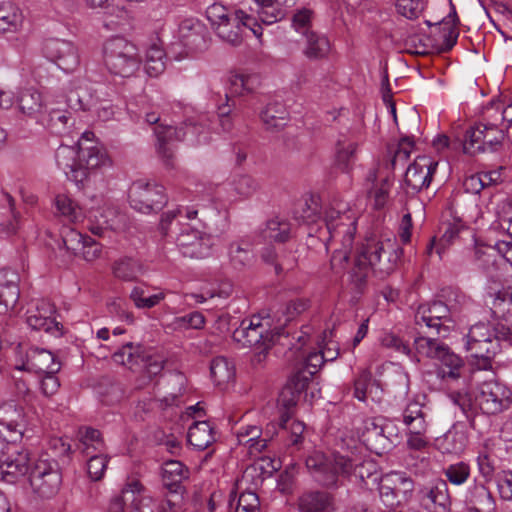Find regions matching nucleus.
<instances>
[{"label": "nucleus", "instance_id": "1", "mask_svg": "<svg viewBox=\"0 0 512 512\" xmlns=\"http://www.w3.org/2000/svg\"><path fill=\"white\" fill-rule=\"evenodd\" d=\"M419 336L414 340L418 355L440 363L438 376L443 380H456L464 368L462 358L440 340L446 338L456 326V321L444 301L420 305L415 313Z\"/></svg>", "mask_w": 512, "mask_h": 512}, {"label": "nucleus", "instance_id": "2", "mask_svg": "<svg viewBox=\"0 0 512 512\" xmlns=\"http://www.w3.org/2000/svg\"><path fill=\"white\" fill-rule=\"evenodd\" d=\"M398 250L391 239L368 238L357 254L351 271V280L356 288L362 289L371 271L381 278L392 273L399 259Z\"/></svg>", "mask_w": 512, "mask_h": 512}, {"label": "nucleus", "instance_id": "3", "mask_svg": "<svg viewBox=\"0 0 512 512\" xmlns=\"http://www.w3.org/2000/svg\"><path fill=\"white\" fill-rule=\"evenodd\" d=\"M305 465L314 481L328 490L345 486L352 473L364 479L361 471L364 465L356 464L351 458L339 453L325 455L316 452L306 458Z\"/></svg>", "mask_w": 512, "mask_h": 512}, {"label": "nucleus", "instance_id": "4", "mask_svg": "<svg viewBox=\"0 0 512 512\" xmlns=\"http://www.w3.org/2000/svg\"><path fill=\"white\" fill-rule=\"evenodd\" d=\"M57 166L63 170L68 179L83 183L90 172L104 166L109 159L102 145L84 146L80 150L72 146L61 145L55 153Z\"/></svg>", "mask_w": 512, "mask_h": 512}, {"label": "nucleus", "instance_id": "5", "mask_svg": "<svg viewBox=\"0 0 512 512\" xmlns=\"http://www.w3.org/2000/svg\"><path fill=\"white\" fill-rule=\"evenodd\" d=\"M233 340L243 348H255L265 345L266 349H271L274 343L281 345H292L291 341L287 343L281 341L282 338L287 340L289 332H285V328L281 325L272 326L269 316L253 315L245 318L232 334Z\"/></svg>", "mask_w": 512, "mask_h": 512}, {"label": "nucleus", "instance_id": "6", "mask_svg": "<svg viewBox=\"0 0 512 512\" xmlns=\"http://www.w3.org/2000/svg\"><path fill=\"white\" fill-rule=\"evenodd\" d=\"M323 221L330 236L329 240L341 243V248L333 252L330 260L331 269L340 273L349 259L356 233V220L347 213L329 208L325 211Z\"/></svg>", "mask_w": 512, "mask_h": 512}, {"label": "nucleus", "instance_id": "7", "mask_svg": "<svg viewBox=\"0 0 512 512\" xmlns=\"http://www.w3.org/2000/svg\"><path fill=\"white\" fill-rule=\"evenodd\" d=\"M114 362L127 366L131 370H139L142 376L137 380L135 389H142L153 377L159 375L164 369L165 359L153 354L140 344L127 342L112 356Z\"/></svg>", "mask_w": 512, "mask_h": 512}, {"label": "nucleus", "instance_id": "8", "mask_svg": "<svg viewBox=\"0 0 512 512\" xmlns=\"http://www.w3.org/2000/svg\"><path fill=\"white\" fill-rule=\"evenodd\" d=\"M464 348L475 359L478 370L492 368V359L499 353V345L493 339L489 324L477 323L463 337Z\"/></svg>", "mask_w": 512, "mask_h": 512}, {"label": "nucleus", "instance_id": "9", "mask_svg": "<svg viewBox=\"0 0 512 512\" xmlns=\"http://www.w3.org/2000/svg\"><path fill=\"white\" fill-rule=\"evenodd\" d=\"M103 51L104 63L112 74L129 77L139 69L138 49L126 39L122 37L109 39Z\"/></svg>", "mask_w": 512, "mask_h": 512}, {"label": "nucleus", "instance_id": "10", "mask_svg": "<svg viewBox=\"0 0 512 512\" xmlns=\"http://www.w3.org/2000/svg\"><path fill=\"white\" fill-rule=\"evenodd\" d=\"M506 133L492 123L479 122L465 131L463 151L468 155L500 152L504 146Z\"/></svg>", "mask_w": 512, "mask_h": 512}, {"label": "nucleus", "instance_id": "11", "mask_svg": "<svg viewBox=\"0 0 512 512\" xmlns=\"http://www.w3.org/2000/svg\"><path fill=\"white\" fill-rule=\"evenodd\" d=\"M29 484L39 499H51L60 490L62 474L55 460L39 459L30 468Z\"/></svg>", "mask_w": 512, "mask_h": 512}, {"label": "nucleus", "instance_id": "12", "mask_svg": "<svg viewBox=\"0 0 512 512\" xmlns=\"http://www.w3.org/2000/svg\"><path fill=\"white\" fill-rule=\"evenodd\" d=\"M129 202L133 209L141 213H157L168 202L165 189L154 181L136 180L129 188Z\"/></svg>", "mask_w": 512, "mask_h": 512}, {"label": "nucleus", "instance_id": "13", "mask_svg": "<svg viewBox=\"0 0 512 512\" xmlns=\"http://www.w3.org/2000/svg\"><path fill=\"white\" fill-rule=\"evenodd\" d=\"M475 402L483 414L497 415L510 408L512 392L498 381H487L478 387Z\"/></svg>", "mask_w": 512, "mask_h": 512}, {"label": "nucleus", "instance_id": "14", "mask_svg": "<svg viewBox=\"0 0 512 512\" xmlns=\"http://www.w3.org/2000/svg\"><path fill=\"white\" fill-rule=\"evenodd\" d=\"M216 34L225 42L232 46H238L242 43L243 27L250 29L256 37L262 36V27L257 23L253 14L239 9L223 21L215 24Z\"/></svg>", "mask_w": 512, "mask_h": 512}, {"label": "nucleus", "instance_id": "15", "mask_svg": "<svg viewBox=\"0 0 512 512\" xmlns=\"http://www.w3.org/2000/svg\"><path fill=\"white\" fill-rule=\"evenodd\" d=\"M300 396L291 390L290 387H284L281 391L278 404L285 409L280 416V430L287 435L290 444L297 450L302 448L305 440L306 426L302 421L292 418V410L297 405Z\"/></svg>", "mask_w": 512, "mask_h": 512}, {"label": "nucleus", "instance_id": "16", "mask_svg": "<svg viewBox=\"0 0 512 512\" xmlns=\"http://www.w3.org/2000/svg\"><path fill=\"white\" fill-rule=\"evenodd\" d=\"M394 427L383 418H368L364 421L361 432V441L371 452L382 455L389 450L393 444Z\"/></svg>", "mask_w": 512, "mask_h": 512}, {"label": "nucleus", "instance_id": "17", "mask_svg": "<svg viewBox=\"0 0 512 512\" xmlns=\"http://www.w3.org/2000/svg\"><path fill=\"white\" fill-rule=\"evenodd\" d=\"M199 131L196 124L185 123L180 127L159 124L154 128L157 139V152L167 166L173 164V143L187 139L188 135L195 136Z\"/></svg>", "mask_w": 512, "mask_h": 512}, {"label": "nucleus", "instance_id": "18", "mask_svg": "<svg viewBox=\"0 0 512 512\" xmlns=\"http://www.w3.org/2000/svg\"><path fill=\"white\" fill-rule=\"evenodd\" d=\"M44 55L65 72L75 71L80 64V56L76 46L67 40L51 38L45 41Z\"/></svg>", "mask_w": 512, "mask_h": 512}, {"label": "nucleus", "instance_id": "19", "mask_svg": "<svg viewBox=\"0 0 512 512\" xmlns=\"http://www.w3.org/2000/svg\"><path fill=\"white\" fill-rule=\"evenodd\" d=\"M175 243L184 257L201 259L210 255L212 239L209 235L190 226H185L177 235Z\"/></svg>", "mask_w": 512, "mask_h": 512}, {"label": "nucleus", "instance_id": "20", "mask_svg": "<svg viewBox=\"0 0 512 512\" xmlns=\"http://www.w3.org/2000/svg\"><path fill=\"white\" fill-rule=\"evenodd\" d=\"M438 163L428 156H418L406 170L404 182L411 193H418L428 188Z\"/></svg>", "mask_w": 512, "mask_h": 512}, {"label": "nucleus", "instance_id": "21", "mask_svg": "<svg viewBox=\"0 0 512 512\" xmlns=\"http://www.w3.org/2000/svg\"><path fill=\"white\" fill-rule=\"evenodd\" d=\"M0 426L8 432V441L21 439L27 426L23 407L15 401L0 405Z\"/></svg>", "mask_w": 512, "mask_h": 512}, {"label": "nucleus", "instance_id": "22", "mask_svg": "<svg viewBox=\"0 0 512 512\" xmlns=\"http://www.w3.org/2000/svg\"><path fill=\"white\" fill-rule=\"evenodd\" d=\"M179 39L190 51L202 52L208 48L209 32L201 21L189 18L179 25Z\"/></svg>", "mask_w": 512, "mask_h": 512}, {"label": "nucleus", "instance_id": "23", "mask_svg": "<svg viewBox=\"0 0 512 512\" xmlns=\"http://www.w3.org/2000/svg\"><path fill=\"white\" fill-rule=\"evenodd\" d=\"M466 512H495L496 503L485 484L474 480L464 494Z\"/></svg>", "mask_w": 512, "mask_h": 512}, {"label": "nucleus", "instance_id": "24", "mask_svg": "<svg viewBox=\"0 0 512 512\" xmlns=\"http://www.w3.org/2000/svg\"><path fill=\"white\" fill-rule=\"evenodd\" d=\"M16 369L34 373H57L60 364L55 362V356L50 351L33 347L27 351L25 361L16 365Z\"/></svg>", "mask_w": 512, "mask_h": 512}, {"label": "nucleus", "instance_id": "25", "mask_svg": "<svg viewBox=\"0 0 512 512\" xmlns=\"http://www.w3.org/2000/svg\"><path fill=\"white\" fill-rule=\"evenodd\" d=\"M299 512H335V497L324 490H306L297 498Z\"/></svg>", "mask_w": 512, "mask_h": 512}, {"label": "nucleus", "instance_id": "26", "mask_svg": "<svg viewBox=\"0 0 512 512\" xmlns=\"http://www.w3.org/2000/svg\"><path fill=\"white\" fill-rule=\"evenodd\" d=\"M424 505L431 512H450L452 501L448 484L443 479H437L422 490Z\"/></svg>", "mask_w": 512, "mask_h": 512}, {"label": "nucleus", "instance_id": "27", "mask_svg": "<svg viewBox=\"0 0 512 512\" xmlns=\"http://www.w3.org/2000/svg\"><path fill=\"white\" fill-rule=\"evenodd\" d=\"M17 274L9 270H0V313L15 307L20 291Z\"/></svg>", "mask_w": 512, "mask_h": 512}, {"label": "nucleus", "instance_id": "28", "mask_svg": "<svg viewBox=\"0 0 512 512\" xmlns=\"http://www.w3.org/2000/svg\"><path fill=\"white\" fill-rule=\"evenodd\" d=\"M187 441L197 450H205L216 441L214 427L206 420L193 422L188 429Z\"/></svg>", "mask_w": 512, "mask_h": 512}, {"label": "nucleus", "instance_id": "29", "mask_svg": "<svg viewBox=\"0 0 512 512\" xmlns=\"http://www.w3.org/2000/svg\"><path fill=\"white\" fill-rule=\"evenodd\" d=\"M254 1L256 8L251 9V11L256 12L257 16H253L256 18L258 24L260 21L263 24L271 25L282 20L286 15V9L284 8L286 5L281 4L280 0Z\"/></svg>", "mask_w": 512, "mask_h": 512}, {"label": "nucleus", "instance_id": "30", "mask_svg": "<svg viewBox=\"0 0 512 512\" xmlns=\"http://www.w3.org/2000/svg\"><path fill=\"white\" fill-rule=\"evenodd\" d=\"M189 471L177 460H170L162 466L163 485L173 493H178L182 488L183 480L188 478Z\"/></svg>", "mask_w": 512, "mask_h": 512}, {"label": "nucleus", "instance_id": "31", "mask_svg": "<svg viewBox=\"0 0 512 512\" xmlns=\"http://www.w3.org/2000/svg\"><path fill=\"white\" fill-rule=\"evenodd\" d=\"M143 486L138 480H132L122 489L121 495L114 497L109 505V512H125L131 510L137 504L139 493L143 491Z\"/></svg>", "mask_w": 512, "mask_h": 512}, {"label": "nucleus", "instance_id": "32", "mask_svg": "<svg viewBox=\"0 0 512 512\" xmlns=\"http://www.w3.org/2000/svg\"><path fill=\"white\" fill-rule=\"evenodd\" d=\"M493 339L499 345V353L504 348L512 347V314L496 318L490 325Z\"/></svg>", "mask_w": 512, "mask_h": 512}, {"label": "nucleus", "instance_id": "33", "mask_svg": "<svg viewBox=\"0 0 512 512\" xmlns=\"http://www.w3.org/2000/svg\"><path fill=\"white\" fill-rule=\"evenodd\" d=\"M427 412L425 406L418 401L412 400L407 403L402 412L403 423L408 427L418 432L424 428H428L426 420Z\"/></svg>", "mask_w": 512, "mask_h": 512}, {"label": "nucleus", "instance_id": "34", "mask_svg": "<svg viewBox=\"0 0 512 512\" xmlns=\"http://www.w3.org/2000/svg\"><path fill=\"white\" fill-rule=\"evenodd\" d=\"M30 472L28 458L19 454L15 459L6 460L0 464V477L7 483H15L18 478Z\"/></svg>", "mask_w": 512, "mask_h": 512}, {"label": "nucleus", "instance_id": "35", "mask_svg": "<svg viewBox=\"0 0 512 512\" xmlns=\"http://www.w3.org/2000/svg\"><path fill=\"white\" fill-rule=\"evenodd\" d=\"M305 38V47L303 54L310 60H317L326 57L330 50L329 40L321 34L314 31L303 35Z\"/></svg>", "mask_w": 512, "mask_h": 512}, {"label": "nucleus", "instance_id": "36", "mask_svg": "<svg viewBox=\"0 0 512 512\" xmlns=\"http://www.w3.org/2000/svg\"><path fill=\"white\" fill-rule=\"evenodd\" d=\"M260 118L266 129L278 130L285 125L288 111L281 102H271L261 111Z\"/></svg>", "mask_w": 512, "mask_h": 512}, {"label": "nucleus", "instance_id": "37", "mask_svg": "<svg viewBox=\"0 0 512 512\" xmlns=\"http://www.w3.org/2000/svg\"><path fill=\"white\" fill-rule=\"evenodd\" d=\"M261 234L265 240L284 243L290 238L291 224L284 218L274 217L266 222Z\"/></svg>", "mask_w": 512, "mask_h": 512}, {"label": "nucleus", "instance_id": "38", "mask_svg": "<svg viewBox=\"0 0 512 512\" xmlns=\"http://www.w3.org/2000/svg\"><path fill=\"white\" fill-rule=\"evenodd\" d=\"M235 365L224 356H217L211 360L210 375L216 385L227 384L234 380Z\"/></svg>", "mask_w": 512, "mask_h": 512}, {"label": "nucleus", "instance_id": "39", "mask_svg": "<svg viewBox=\"0 0 512 512\" xmlns=\"http://www.w3.org/2000/svg\"><path fill=\"white\" fill-rule=\"evenodd\" d=\"M18 106L24 115L36 118L43 109L42 96L33 88L24 89L19 93Z\"/></svg>", "mask_w": 512, "mask_h": 512}, {"label": "nucleus", "instance_id": "40", "mask_svg": "<svg viewBox=\"0 0 512 512\" xmlns=\"http://www.w3.org/2000/svg\"><path fill=\"white\" fill-rule=\"evenodd\" d=\"M444 303L457 322L463 312L471 306V299L458 289L448 288L443 292Z\"/></svg>", "mask_w": 512, "mask_h": 512}, {"label": "nucleus", "instance_id": "41", "mask_svg": "<svg viewBox=\"0 0 512 512\" xmlns=\"http://www.w3.org/2000/svg\"><path fill=\"white\" fill-rule=\"evenodd\" d=\"M293 218L299 224L310 225L317 223L321 216L316 199L310 197L309 199L299 201L293 211Z\"/></svg>", "mask_w": 512, "mask_h": 512}, {"label": "nucleus", "instance_id": "42", "mask_svg": "<svg viewBox=\"0 0 512 512\" xmlns=\"http://www.w3.org/2000/svg\"><path fill=\"white\" fill-rule=\"evenodd\" d=\"M112 271L114 276L120 280L135 281L142 274V265L133 258L124 257L114 262Z\"/></svg>", "mask_w": 512, "mask_h": 512}, {"label": "nucleus", "instance_id": "43", "mask_svg": "<svg viewBox=\"0 0 512 512\" xmlns=\"http://www.w3.org/2000/svg\"><path fill=\"white\" fill-rule=\"evenodd\" d=\"M459 18L457 16L456 9L451 5V12L442 21L443 25V45L441 48L442 52L450 51L455 44L459 36L458 30Z\"/></svg>", "mask_w": 512, "mask_h": 512}, {"label": "nucleus", "instance_id": "44", "mask_svg": "<svg viewBox=\"0 0 512 512\" xmlns=\"http://www.w3.org/2000/svg\"><path fill=\"white\" fill-rule=\"evenodd\" d=\"M186 377L181 372L170 373L167 377L166 395L161 399L164 406L176 404L178 398L184 393Z\"/></svg>", "mask_w": 512, "mask_h": 512}, {"label": "nucleus", "instance_id": "45", "mask_svg": "<svg viewBox=\"0 0 512 512\" xmlns=\"http://www.w3.org/2000/svg\"><path fill=\"white\" fill-rule=\"evenodd\" d=\"M229 256L230 261L235 268L241 269L245 267L250 264L253 258L251 243L243 239L231 243L229 247Z\"/></svg>", "mask_w": 512, "mask_h": 512}, {"label": "nucleus", "instance_id": "46", "mask_svg": "<svg viewBox=\"0 0 512 512\" xmlns=\"http://www.w3.org/2000/svg\"><path fill=\"white\" fill-rule=\"evenodd\" d=\"M437 445L443 453L459 454L465 448L466 438L462 432L450 429L437 439Z\"/></svg>", "mask_w": 512, "mask_h": 512}, {"label": "nucleus", "instance_id": "47", "mask_svg": "<svg viewBox=\"0 0 512 512\" xmlns=\"http://www.w3.org/2000/svg\"><path fill=\"white\" fill-rule=\"evenodd\" d=\"M164 50L156 45H151L145 56V70L151 77H157L165 70Z\"/></svg>", "mask_w": 512, "mask_h": 512}, {"label": "nucleus", "instance_id": "48", "mask_svg": "<svg viewBox=\"0 0 512 512\" xmlns=\"http://www.w3.org/2000/svg\"><path fill=\"white\" fill-rule=\"evenodd\" d=\"M27 324L34 330H43L53 336L62 335V324L56 320V318H47L41 316V314H35L28 311L26 319Z\"/></svg>", "mask_w": 512, "mask_h": 512}, {"label": "nucleus", "instance_id": "49", "mask_svg": "<svg viewBox=\"0 0 512 512\" xmlns=\"http://www.w3.org/2000/svg\"><path fill=\"white\" fill-rule=\"evenodd\" d=\"M259 85V78L256 75L237 73L230 77V94L244 95L254 91Z\"/></svg>", "mask_w": 512, "mask_h": 512}, {"label": "nucleus", "instance_id": "50", "mask_svg": "<svg viewBox=\"0 0 512 512\" xmlns=\"http://www.w3.org/2000/svg\"><path fill=\"white\" fill-rule=\"evenodd\" d=\"M449 397L451 401L461 409L471 426H473L475 416L477 415L476 409L478 408L475 402V396L473 397L467 391H453L450 393Z\"/></svg>", "mask_w": 512, "mask_h": 512}, {"label": "nucleus", "instance_id": "51", "mask_svg": "<svg viewBox=\"0 0 512 512\" xmlns=\"http://www.w3.org/2000/svg\"><path fill=\"white\" fill-rule=\"evenodd\" d=\"M22 23V13L12 4H0V32L15 31Z\"/></svg>", "mask_w": 512, "mask_h": 512}, {"label": "nucleus", "instance_id": "52", "mask_svg": "<svg viewBox=\"0 0 512 512\" xmlns=\"http://www.w3.org/2000/svg\"><path fill=\"white\" fill-rule=\"evenodd\" d=\"M67 105L75 111H87L96 105L95 100L87 89L78 87L69 91L67 95Z\"/></svg>", "mask_w": 512, "mask_h": 512}, {"label": "nucleus", "instance_id": "53", "mask_svg": "<svg viewBox=\"0 0 512 512\" xmlns=\"http://www.w3.org/2000/svg\"><path fill=\"white\" fill-rule=\"evenodd\" d=\"M57 213L68 222H77L82 217L81 209L66 195L60 194L55 198Z\"/></svg>", "mask_w": 512, "mask_h": 512}, {"label": "nucleus", "instance_id": "54", "mask_svg": "<svg viewBox=\"0 0 512 512\" xmlns=\"http://www.w3.org/2000/svg\"><path fill=\"white\" fill-rule=\"evenodd\" d=\"M447 481L456 486L463 485L471 475L470 465L464 461L453 463L443 469Z\"/></svg>", "mask_w": 512, "mask_h": 512}, {"label": "nucleus", "instance_id": "55", "mask_svg": "<svg viewBox=\"0 0 512 512\" xmlns=\"http://www.w3.org/2000/svg\"><path fill=\"white\" fill-rule=\"evenodd\" d=\"M129 298L138 309H151L157 306L165 298V294L163 292H159L157 294L147 296L143 288L134 287L130 292Z\"/></svg>", "mask_w": 512, "mask_h": 512}, {"label": "nucleus", "instance_id": "56", "mask_svg": "<svg viewBox=\"0 0 512 512\" xmlns=\"http://www.w3.org/2000/svg\"><path fill=\"white\" fill-rule=\"evenodd\" d=\"M234 192L241 198H249L260 188L258 181L250 175H238L232 181Z\"/></svg>", "mask_w": 512, "mask_h": 512}, {"label": "nucleus", "instance_id": "57", "mask_svg": "<svg viewBox=\"0 0 512 512\" xmlns=\"http://www.w3.org/2000/svg\"><path fill=\"white\" fill-rule=\"evenodd\" d=\"M464 224L461 219H454L452 222H444L441 226L443 234L440 238V243L436 247L437 254L441 257L445 246L452 243V241L458 237L460 231L464 228Z\"/></svg>", "mask_w": 512, "mask_h": 512}, {"label": "nucleus", "instance_id": "58", "mask_svg": "<svg viewBox=\"0 0 512 512\" xmlns=\"http://www.w3.org/2000/svg\"><path fill=\"white\" fill-rule=\"evenodd\" d=\"M185 212V217L189 220L195 219L198 214V210L194 207L177 208L175 210H169L161 216L159 229L163 236H168L171 225L178 215H182Z\"/></svg>", "mask_w": 512, "mask_h": 512}, {"label": "nucleus", "instance_id": "59", "mask_svg": "<svg viewBox=\"0 0 512 512\" xmlns=\"http://www.w3.org/2000/svg\"><path fill=\"white\" fill-rule=\"evenodd\" d=\"M309 308V300L303 298H297L289 301L285 308L281 311L284 321L282 322L281 317L278 318V324L283 328L284 326L296 318L298 315L302 314Z\"/></svg>", "mask_w": 512, "mask_h": 512}, {"label": "nucleus", "instance_id": "60", "mask_svg": "<svg viewBox=\"0 0 512 512\" xmlns=\"http://www.w3.org/2000/svg\"><path fill=\"white\" fill-rule=\"evenodd\" d=\"M425 8L423 0H397V12L403 17L414 20L417 19Z\"/></svg>", "mask_w": 512, "mask_h": 512}, {"label": "nucleus", "instance_id": "61", "mask_svg": "<svg viewBox=\"0 0 512 512\" xmlns=\"http://www.w3.org/2000/svg\"><path fill=\"white\" fill-rule=\"evenodd\" d=\"M357 144L350 142L347 145H342L338 142L336 152V164L344 172H347L354 162Z\"/></svg>", "mask_w": 512, "mask_h": 512}, {"label": "nucleus", "instance_id": "62", "mask_svg": "<svg viewBox=\"0 0 512 512\" xmlns=\"http://www.w3.org/2000/svg\"><path fill=\"white\" fill-rule=\"evenodd\" d=\"M312 17L313 11L311 9H298L295 11L292 17V27L295 29L296 32L300 33L301 35L310 33L313 31L311 30Z\"/></svg>", "mask_w": 512, "mask_h": 512}, {"label": "nucleus", "instance_id": "63", "mask_svg": "<svg viewBox=\"0 0 512 512\" xmlns=\"http://www.w3.org/2000/svg\"><path fill=\"white\" fill-rule=\"evenodd\" d=\"M414 148L413 137L404 136L400 139L391 159V167L394 169L397 164H405Z\"/></svg>", "mask_w": 512, "mask_h": 512}, {"label": "nucleus", "instance_id": "64", "mask_svg": "<svg viewBox=\"0 0 512 512\" xmlns=\"http://www.w3.org/2000/svg\"><path fill=\"white\" fill-rule=\"evenodd\" d=\"M260 500L258 495L252 491L240 494L235 512H259Z\"/></svg>", "mask_w": 512, "mask_h": 512}]
</instances>
